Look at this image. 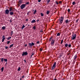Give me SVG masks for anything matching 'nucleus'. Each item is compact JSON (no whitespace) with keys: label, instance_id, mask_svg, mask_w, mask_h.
I'll return each instance as SVG.
<instances>
[{"label":"nucleus","instance_id":"nucleus-63","mask_svg":"<svg viewBox=\"0 0 80 80\" xmlns=\"http://www.w3.org/2000/svg\"><path fill=\"white\" fill-rule=\"evenodd\" d=\"M54 6H55V5H54Z\"/></svg>","mask_w":80,"mask_h":80},{"label":"nucleus","instance_id":"nucleus-29","mask_svg":"<svg viewBox=\"0 0 80 80\" xmlns=\"http://www.w3.org/2000/svg\"><path fill=\"white\" fill-rule=\"evenodd\" d=\"M20 67H19L18 69L17 70L18 71H20Z\"/></svg>","mask_w":80,"mask_h":80},{"label":"nucleus","instance_id":"nucleus-14","mask_svg":"<svg viewBox=\"0 0 80 80\" xmlns=\"http://www.w3.org/2000/svg\"><path fill=\"white\" fill-rule=\"evenodd\" d=\"M31 23H34L36 22V21L34 19V20H32V21H31Z\"/></svg>","mask_w":80,"mask_h":80},{"label":"nucleus","instance_id":"nucleus-12","mask_svg":"<svg viewBox=\"0 0 80 80\" xmlns=\"http://www.w3.org/2000/svg\"><path fill=\"white\" fill-rule=\"evenodd\" d=\"M14 13L12 11H10L9 12L10 15L11 16H13L14 14Z\"/></svg>","mask_w":80,"mask_h":80},{"label":"nucleus","instance_id":"nucleus-17","mask_svg":"<svg viewBox=\"0 0 80 80\" xmlns=\"http://www.w3.org/2000/svg\"><path fill=\"white\" fill-rule=\"evenodd\" d=\"M49 13H50V11H49L48 10L47 11V12H46L47 15H48Z\"/></svg>","mask_w":80,"mask_h":80},{"label":"nucleus","instance_id":"nucleus-9","mask_svg":"<svg viewBox=\"0 0 80 80\" xmlns=\"http://www.w3.org/2000/svg\"><path fill=\"white\" fill-rule=\"evenodd\" d=\"M55 43V40L53 39L52 40L51 42V44L52 46H53Z\"/></svg>","mask_w":80,"mask_h":80},{"label":"nucleus","instance_id":"nucleus-40","mask_svg":"<svg viewBox=\"0 0 80 80\" xmlns=\"http://www.w3.org/2000/svg\"><path fill=\"white\" fill-rule=\"evenodd\" d=\"M78 20H79V19H78V20H76V23L78 22Z\"/></svg>","mask_w":80,"mask_h":80},{"label":"nucleus","instance_id":"nucleus-22","mask_svg":"<svg viewBox=\"0 0 80 80\" xmlns=\"http://www.w3.org/2000/svg\"><path fill=\"white\" fill-rule=\"evenodd\" d=\"M1 62H2V63L3 62V58H1Z\"/></svg>","mask_w":80,"mask_h":80},{"label":"nucleus","instance_id":"nucleus-38","mask_svg":"<svg viewBox=\"0 0 80 80\" xmlns=\"http://www.w3.org/2000/svg\"><path fill=\"white\" fill-rule=\"evenodd\" d=\"M10 41H7V44H8L9 43H10Z\"/></svg>","mask_w":80,"mask_h":80},{"label":"nucleus","instance_id":"nucleus-50","mask_svg":"<svg viewBox=\"0 0 80 80\" xmlns=\"http://www.w3.org/2000/svg\"><path fill=\"white\" fill-rule=\"evenodd\" d=\"M40 32H43V31L42 30H41L40 31Z\"/></svg>","mask_w":80,"mask_h":80},{"label":"nucleus","instance_id":"nucleus-35","mask_svg":"<svg viewBox=\"0 0 80 80\" xmlns=\"http://www.w3.org/2000/svg\"><path fill=\"white\" fill-rule=\"evenodd\" d=\"M47 3H49L50 2V1L51 0H47Z\"/></svg>","mask_w":80,"mask_h":80},{"label":"nucleus","instance_id":"nucleus-25","mask_svg":"<svg viewBox=\"0 0 80 80\" xmlns=\"http://www.w3.org/2000/svg\"><path fill=\"white\" fill-rule=\"evenodd\" d=\"M4 69V68L3 67H2V68L1 69V72H2V71H3Z\"/></svg>","mask_w":80,"mask_h":80},{"label":"nucleus","instance_id":"nucleus-23","mask_svg":"<svg viewBox=\"0 0 80 80\" xmlns=\"http://www.w3.org/2000/svg\"><path fill=\"white\" fill-rule=\"evenodd\" d=\"M68 46L69 48H71L72 47V45L71 44H69L68 45Z\"/></svg>","mask_w":80,"mask_h":80},{"label":"nucleus","instance_id":"nucleus-30","mask_svg":"<svg viewBox=\"0 0 80 80\" xmlns=\"http://www.w3.org/2000/svg\"><path fill=\"white\" fill-rule=\"evenodd\" d=\"M72 4L73 5H74L75 4V1L72 2Z\"/></svg>","mask_w":80,"mask_h":80},{"label":"nucleus","instance_id":"nucleus-52","mask_svg":"<svg viewBox=\"0 0 80 80\" xmlns=\"http://www.w3.org/2000/svg\"><path fill=\"white\" fill-rule=\"evenodd\" d=\"M34 55V53H32V55L33 56Z\"/></svg>","mask_w":80,"mask_h":80},{"label":"nucleus","instance_id":"nucleus-2","mask_svg":"<svg viewBox=\"0 0 80 80\" xmlns=\"http://www.w3.org/2000/svg\"><path fill=\"white\" fill-rule=\"evenodd\" d=\"M26 6V5L25 4H22L20 6V8H21V9L22 10L24 8H25Z\"/></svg>","mask_w":80,"mask_h":80},{"label":"nucleus","instance_id":"nucleus-59","mask_svg":"<svg viewBox=\"0 0 80 80\" xmlns=\"http://www.w3.org/2000/svg\"><path fill=\"white\" fill-rule=\"evenodd\" d=\"M30 25L29 24H28V27H30Z\"/></svg>","mask_w":80,"mask_h":80},{"label":"nucleus","instance_id":"nucleus-7","mask_svg":"<svg viewBox=\"0 0 80 80\" xmlns=\"http://www.w3.org/2000/svg\"><path fill=\"white\" fill-rule=\"evenodd\" d=\"M22 55V56H27L28 55V53H27V51H26L25 52H23Z\"/></svg>","mask_w":80,"mask_h":80},{"label":"nucleus","instance_id":"nucleus-34","mask_svg":"<svg viewBox=\"0 0 80 80\" xmlns=\"http://www.w3.org/2000/svg\"><path fill=\"white\" fill-rule=\"evenodd\" d=\"M55 2L57 3V5H58L59 4L58 2H57V1H56Z\"/></svg>","mask_w":80,"mask_h":80},{"label":"nucleus","instance_id":"nucleus-6","mask_svg":"<svg viewBox=\"0 0 80 80\" xmlns=\"http://www.w3.org/2000/svg\"><path fill=\"white\" fill-rule=\"evenodd\" d=\"M34 45L35 43H33L32 42V43L30 42L28 43L29 48H32V46Z\"/></svg>","mask_w":80,"mask_h":80},{"label":"nucleus","instance_id":"nucleus-21","mask_svg":"<svg viewBox=\"0 0 80 80\" xmlns=\"http://www.w3.org/2000/svg\"><path fill=\"white\" fill-rule=\"evenodd\" d=\"M32 28L34 30H35L36 29V27L35 26H34V27H32Z\"/></svg>","mask_w":80,"mask_h":80},{"label":"nucleus","instance_id":"nucleus-36","mask_svg":"<svg viewBox=\"0 0 80 80\" xmlns=\"http://www.w3.org/2000/svg\"><path fill=\"white\" fill-rule=\"evenodd\" d=\"M5 48L6 49H7L8 48V46H5Z\"/></svg>","mask_w":80,"mask_h":80},{"label":"nucleus","instance_id":"nucleus-33","mask_svg":"<svg viewBox=\"0 0 80 80\" xmlns=\"http://www.w3.org/2000/svg\"><path fill=\"white\" fill-rule=\"evenodd\" d=\"M41 16H42V17H43L44 16V14H43V13L42 12L41 13Z\"/></svg>","mask_w":80,"mask_h":80},{"label":"nucleus","instance_id":"nucleus-11","mask_svg":"<svg viewBox=\"0 0 80 80\" xmlns=\"http://www.w3.org/2000/svg\"><path fill=\"white\" fill-rule=\"evenodd\" d=\"M5 37V36L3 35L2 36V42H3L4 41V40L6 38Z\"/></svg>","mask_w":80,"mask_h":80},{"label":"nucleus","instance_id":"nucleus-15","mask_svg":"<svg viewBox=\"0 0 80 80\" xmlns=\"http://www.w3.org/2000/svg\"><path fill=\"white\" fill-rule=\"evenodd\" d=\"M70 22V21L69 20L68 21V19H67L65 21V22L66 23V24H68V22Z\"/></svg>","mask_w":80,"mask_h":80},{"label":"nucleus","instance_id":"nucleus-3","mask_svg":"<svg viewBox=\"0 0 80 80\" xmlns=\"http://www.w3.org/2000/svg\"><path fill=\"white\" fill-rule=\"evenodd\" d=\"M56 62H55L53 64V66L52 68V70H54L56 67Z\"/></svg>","mask_w":80,"mask_h":80},{"label":"nucleus","instance_id":"nucleus-47","mask_svg":"<svg viewBox=\"0 0 80 80\" xmlns=\"http://www.w3.org/2000/svg\"><path fill=\"white\" fill-rule=\"evenodd\" d=\"M39 21V20L38 19V20H37L36 21L37 22H38Z\"/></svg>","mask_w":80,"mask_h":80},{"label":"nucleus","instance_id":"nucleus-37","mask_svg":"<svg viewBox=\"0 0 80 80\" xmlns=\"http://www.w3.org/2000/svg\"><path fill=\"white\" fill-rule=\"evenodd\" d=\"M52 37H51L50 38L49 41H51V39H52Z\"/></svg>","mask_w":80,"mask_h":80},{"label":"nucleus","instance_id":"nucleus-55","mask_svg":"<svg viewBox=\"0 0 80 80\" xmlns=\"http://www.w3.org/2000/svg\"><path fill=\"white\" fill-rule=\"evenodd\" d=\"M20 5H21V4H18V5L19 6H20Z\"/></svg>","mask_w":80,"mask_h":80},{"label":"nucleus","instance_id":"nucleus-64","mask_svg":"<svg viewBox=\"0 0 80 80\" xmlns=\"http://www.w3.org/2000/svg\"><path fill=\"white\" fill-rule=\"evenodd\" d=\"M79 8H80V6H79Z\"/></svg>","mask_w":80,"mask_h":80},{"label":"nucleus","instance_id":"nucleus-43","mask_svg":"<svg viewBox=\"0 0 80 80\" xmlns=\"http://www.w3.org/2000/svg\"><path fill=\"white\" fill-rule=\"evenodd\" d=\"M70 9H68V12H70Z\"/></svg>","mask_w":80,"mask_h":80},{"label":"nucleus","instance_id":"nucleus-27","mask_svg":"<svg viewBox=\"0 0 80 80\" xmlns=\"http://www.w3.org/2000/svg\"><path fill=\"white\" fill-rule=\"evenodd\" d=\"M25 27V26L24 25H23L22 27V29H23Z\"/></svg>","mask_w":80,"mask_h":80},{"label":"nucleus","instance_id":"nucleus-20","mask_svg":"<svg viewBox=\"0 0 80 80\" xmlns=\"http://www.w3.org/2000/svg\"><path fill=\"white\" fill-rule=\"evenodd\" d=\"M31 12H30V11L28 12L27 13V15H29V14Z\"/></svg>","mask_w":80,"mask_h":80},{"label":"nucleus","instance_id":"nucleus-51","mask_svg":"<svg viewBox=\"0 0 80 80\" xmlns=\"http://www.w3.org/2000/svg\"><path fill=\"white\" fill-rule=\"evenodd\" d=\"M24 62H26V63H27V61H26V60H24Z\"/></svg>","mask_w":80,"mask_h":80},{"label":"nucleus","instance_id":"nucleus-46","mask_svg":"<svg viewBox=\"0 0 80 80\" xmlns=\"http://www.w3.org/2000/svg\"><path fill=\"white\" fill-rule=\"evenodd\" d=\"M24 76L23 75V76H22V78H21V79H22V78H24Z\"/></svg>","mask_w":80,"mask_h":80},{"label":"nucleus","instance_id":"nucleus-39","mask_svg":"<svg viewBox=\"0 0 80 80\" xmlns=\"http://www.w3.org/2000/svg\"><path fill=\"white\" fill-rule=\"evenodd\" d=\"M63 39H62V40L61 42V44H62V43H63Z\"/></svg>","mask_w":80,"mask_h":80},{"label":"nucleus","instance_id":"nucleus-10","mask_svg":"<svg viewBox=\"0 0 80 80\" xmlns=\"http://www.w3.org/2000/svg\"><path fill=\"white\" fill-rule=\"evenodd\" d=\"M77 58V54H76L74 57V62H75L76 61V59Z\"/></svg>","mask_w":80,"mask_h":80},{"label":"nucleus","instance_id":"nucleus-45","mask_svg":"<svg viewBox=\"0 0 80 80\" xmlns=\"http://www.w3.org/2000/svg\"><path fill=\"white\" fill-rule=\"evenodd\" d=\"M39 43V41H37V43L38 44Z\"/></svg>","mask_w":80,"mask_h":80},{"label":"nucleus","instance_id":"nucleus-28","mask_svg":"<svg viewBox=\"0 0 80 80\" xmlns=\"http://www.w3.org/2000/svg\"><path fill=\"white\" fill-rule=\"evenodd\" d=\"M36 12H37V10L36 9H35L34 12H33V14H35Z\"/></svg>","mask_w":80,"mask_h":80},{"label":"nucleus","instance_id":"nucleus-44","mask_svg":"<svg viewBox=\"0 0 80 80\" xmlns=\"http://www.w3.org/2000/svg\"><path fill=\"white\" fill-rule=\"evenodd\" d=\"M62 3V1H60L58 3L59 4H61Z\"/></svg>","mask_w":80,"mask_h":80},{"label":"nucleus","instance_id":"nucleus-61","mask_svg":"<svg viewBox=\"0 0 80 80\" xmlns=\"http://www.w3.org/2000/svg\"><path fill=\"white\" fill-rule=\"evenodd\" d=\"M7 64V62H6V64Z\"/></svg>","mask_w":80,"mask_h":80},{"label":"nucleus","instance_id":"nucleus-41","mask_svg":"<svg viewBox=\"0 0 80 80\" xmlns=\"http://www.w3.org/2000/svg\"><path fill=\"white\" fill-rule=\"evenodd\" d=\"M42 48H40V51H41V52H42Z\"/></svg>","mask_w":80,"mask_h":80},{"label":"nucleus","instance_id":"nucleus-24","mask_svg":"<svg viewBox=\"0 0 80 80\" xmlns=\"http://www.w3.org/2000/svg\"><path fill=\"white\" fill-rule=\"evenodd\" d=\"M11 38V37H9L8 38H7L8 40H9Z\"/></svg>","mask_w":80,"mask_h":80},{"label":"nucleus","instance_id":"nucleus-32","mask_svg":"<svg viewBox=\"0 0 80 80\" xmlns=\"http://www.w3.org/2000/svg\"><path fill=\"white\" fill-rule=\"evenodd\" d=\"M4 61L5 62H7V59H4Z\"/></svg>","mask_w":80,"mask_h":80},{"label":"nucleus","instance_id":"nucleus-60","mask_svg":"<svg viewBox=\"0 0 80 80\" xmlns=\"http://www.w3.org/2000/svg\"><path fill=\"white\" fill-rule=\"evenodd\" d=\"M20 80H22V78H20Z\"/></svg>","mask_w":80,"mask_h":80},{"label":"nucleus","instance_id":"nucleus-42","mask_svg":"<svg viewBox=\"0 0 80 80\" xmlns=\"http://www.w3.org/2000/svg\"><path fill=\"white\" fill-rule=\"evenodd\" d=\"M13 32V31H11V36H12Z\"/></svg>","mask_w":80,"mask_h":80},{"label":"nucleus","instance_id":"nucleus-53","mask_svg":"<svg viewBox=\"0 0 80 80\" xmlns=\"http://www.w3.org/2000/svg\"><path fill=\"white\" fill-rule=\"evenodd\" d=\"M28 19H26V20H25V21H28Z\"/></svg>","mask_w":80,"mask_h":80},{"label":"nucleus","instance_id":"nucleus-8","mask_svg":"<svg viewBox=\"0 0 80 80\" xmlns=\"http://www.w3.org/2000/svg\"><path fill=\"white\" fill-rule=\"evenodd\" d=\"M9 10L8 9H6L5 11V13L6 14L8 15L9 13Z\"/></svg>","mask_w":80,"mask_h":80},{"label":"nucleus","instance_id":"nucleus-13","mask_svg":"<svg viewBox=\"0 0 80 80\" xmlns=\"http://www.w3.org/2000/svg\"><path fill=\"white\" fill-rule=\"evenodd\" d=\"M22 0H19L18 1V4H20V5H21V4H22Z\"/></svg>","mask_w":80,"mask_h":80},{"label":"nucleus","instance_id":"nucleus-1","mask_svg":"<svg viewBox=\"0 0 80 80\" xmlns=\"http://www.w3.org/2000/svg\"><path fill=\"white\" fill-rule=\"evenodd\" d=\"M64 20V18L63 16H61L60 18V19H59L58 20L60 21V23L61 24H62L63 21Z\"/></svg>","mask_w":80,"mask_h":80},{"label":"nucleus","instance_id":"nucleus-49","mask_svg":"<svg viewBox=\"0 0 80 80\" xmlns=\"http://www.w3.org/2000/svg\"><path fill=\"white\" fill-rule=\"evenodd\" d=\"M25 47H26L27 46V44H25L24 45Z\"/></svg>","mask_w":80,"mask_h":80},{"label":"nucleus","instance_id":"nucleus-16","mask_svg":"<svg viewBox=\"0 0 80 80\" xmlns=\"http://www.w3.org/2000/svg\"><path fill=\"white\" fill-rule=\"evenodd\" d=\"M5 28H6V27H5V26H3L2 27V29L3 30H5Z\"/></svg>","mask_w":80,"mask_h":80},{"label":"nucleus","instance_id":"nucleus-31","mask_svg":"<svg viewBox=\"0 0 80 80\" xmlns=\"http://www.w3.org/2000/svg\"><path fill=\"white\" fill-rule=\"evenodd\" d=\"M29 4V2H26V3H25V6H26V5H28V4Z\"/></svg>","mask_w":80,"mask_h":80},{"label":"nucleus","instance_id":"nucleus-4","mask_svg":"<svg viewBox=\"0 0 80 80\" xmlns=\"http://www.w3.org/2000/svg\"><path fill=\"white\" fill-rule=\"evenodd\" d=\"M72 37H71V39L72 40H73L75 39L76 37V34H74V33L72 34Z\"/></svg>","mask_w":80,"mask_h":80},{"label":"nucleus","instance_id":"nucleus-56","mask_svg":"<svg viewBox=\"0 0 80 80\" xmlns=\"http://www.w3.org/2000/svg\"><path fill=\"white\" fill-rule=\"evenodd\" d=\"M70 53H68V55H70Z\"/></svg>","mask_w":80,"mask_h":80},{"label":"nucleus","instance_id":"nucleus-18","mask_svg":"<svg viewBox=\"0 0 80 80\" xmlns=\"http://www.w3.org/2000/svg\"><path fill=\"white\" fill-rule=\"evenodd\" d=\"M13 44H12L10 45V47H9V48H11V47H12L13 46Z\"/></svg>","mask_w":80,"mask_h":80},{"label":"nucleus","instance_id":"nucleus-48","mask_svg":"<svg viewBox=\"0 0 80 80\" xmlns=\"http://www.w3.org/2000/svg\"><path fill=\"white\" fill-rule=\"evenodd\" d=\"M38 2H40L41 1V0H38Z\"/></svg>","mask_w":80,"mask_h":80},{"label":"nucleus","instance_id":"nucleus-62","mask_svg":"<svg viewBox=\"0 0 80 80\" xmlns=\"http://www.w3.org/2000/svg\"><path fill=\"white\" fill-rule=\"evenodd\" d=\"M6 65H7V64H6Z\"/></svg>","mask_w":80,"mask_h":80},{"label":"nucleus","instance_id":"nucleus-54","mask_svg":"<svg viewBox=\"0 0 80 80\" xmlns=\"http://www.w3.org/2000/svg\"><path fill=\"white\" fill-rule=\"evenodd\" d=\"M32 55H31V57H30V58L31 59L32 58Z\"/></svg>","mask_w":80,"mask_h":80},{"label":"nucleus","instance_id":"nucleus-5","mask_svg":"<svg viewBox=\"0 0 80 80\" xmlns=\"http://www.w3.org/2000/svg\"><path fill=\"white\" fill-rule=\"evenodd\" d=\"M10 12H13L14 11V8H13L12 7H10L9 8V10Z\"/></svg>","mask_w":80,"mask_h":80},{"label":"nucleus","instance_id":"nucleus-58","mask_svg":"<svg viewBox=\"0 0 80 80\" xmlns=\"http://www.w3.org/2000/svg\"><path fill=\"white\" fill-rule=\"evenodd\" d=\"M75 62H74V60L73 61V62H72L73 63H74Z\"/></svg>","mask_w":80,"mask_h":80},{"label":"nucleus","instance_id":"nucleus-26","mask_svg":"<svg viewBox=\"0 0 80 80\" xmlns=\"http://www.w3.org/2000/svg\"><path fill=\"white\" fill-rule=\"evenodd\" d=\"M60 35V34L59 32H58L57 34V36H58Z\"/></svg>","mask_w":80,"mask_h":80},{"label":"nucleus","instance_id":"nucleus-57","mask_svg":"<svg viewBox=\"0 0 80 80\" xmlns=\"http://www.w3.org/2000/svg\"><path fill=\"white\" fill-rule=\"evenodd\" d=\"M53 80H57V79L56 78H55Z\"/></svg>","mask_w":80,"mask_h":80},{"label":"nucleus","instance_id":"nucleus-19","mask_svg":"<svg viewBox=\"0 0 80 80\" xmlns=\"http://www.w3.org/2000/svg\"><path fill=\"white\" fill-rule=\"evenodd\" d=\"M65 47H68V43H66L65 44Z\"/></svg>","mask_w":80,"mask_h":80}]
</instances>
